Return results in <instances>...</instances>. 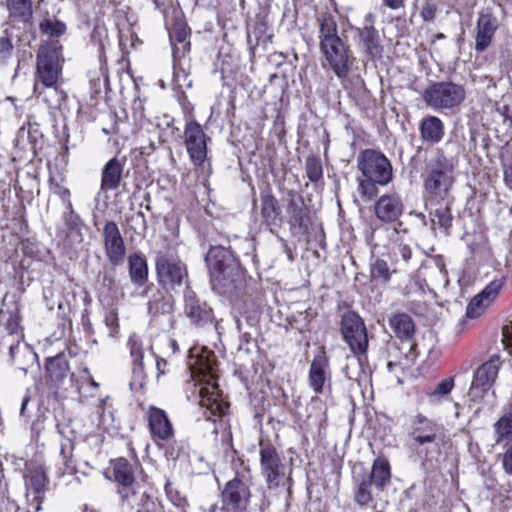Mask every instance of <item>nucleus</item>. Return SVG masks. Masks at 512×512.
Listing matches in <instances>:
<instances>
[{"label":"nucleus","mask_w":512,"mask_h":512,"mask_svg":"<svg viewBox=\"0 0 512 512\" xmlns=\"http://www.w3.org/2000/svg\"><path fill=\"white\" fill-rule=\"evenodd\" d=\"M205 260L213 289L230 299L238 297L245 287V273L234 254L215 246L209 249Z\"/></svg>","instance_id":"f257e3e1"},{"label":"nucleus","mask_w":512,"mask_h":512,"mask_svg":"<svg viewBox=\"0 0 512 512\" xmlns=\"http://www.w3.org/2000/svg\"><path fill=\"white\" fill-rule=\"evenodd\" d=\"M397 244L393 247V255L395 259L398 261V257L408 263L412 257V250L409 244L405 243L402 239H397Z\"/></svg>","instance_id":"3c124183"},{"label":"nucleus","mask_w":512,"mask_h":512,"mask_svg":"<svg viewBox=\"0 0 512 512\" xmlns=\"http://www.w3.org/2000/svg\"><path fill=\"white\" fill-rule=\"evenodd\" d=\"M118 493L124 503L136 512H155L156 503L147 493L145 487L139 483H133L118 489Z\"/></svg>","instance_id":"2eb2a0df"},{"label":"nucleus","mask_w":512,"mask_h":512,"mask_svg":"<svg viewBox=\"0 0 512 512\" xmlns=\"http://www.w3.org/2000/svg\"><path fill=\"white\" fill-rule=\"evenodd\" d=\"M185 313L196 325H203L212 320V310L201 303L193 292L185 294Z\"/></svg>","instance_id":"5701e85b"},{"label":"nucleus","mask_w":512,"mask_h":512,"mask_svg":"<svg viewBox=\"0 0 512 512\" xmlns=\"http://www.w3.org/2000/svg\"><path fill=\"white\" fill-rule=\"evenodd\" d=\"M502 334L503 343L510 349V353L512 354V321L503 327Z\"/></svg>","instance_id":"6e6d98bb"},{"label":"nucleus","mask_w":512,"mask_h":512,"mask_svg":"<svg viewBox=\"0 0 512 512\" xmlns=\"http://www.w3.org/2000/svg\"><path fill=\"white\" fill-rule=\"evenodd\" d=\"M10 356L15 366L23 372L37 364V354L27 343L17 342L10 346Z\"/></svg>","instance_id":"393cba45"},{"label":"nucleus","mask_w":512,"mask_h":512,"mask_svg":"<svg viewBox=\"0 0 512 512\" xmlns=\"http://www.w3.org/2000/svg\"><path fill=\"white\" fill-rule=\"evenodd\" d=\"M436 14V7L432 3H425L421 10V17L424 21H432Z\"/></svg>","instance_id":"5fc2aeb1"},{"label":"nucleus","mask_w":512,"mask_h":512,"mask_svg":"<svg viewBox=\"0 0 512 512\" xmlns=\"http://www.w3.org/2000/svg\"><path fill=\"white\" fill-rule=\"evenodd\" d=\"M129 276L138 286H143L148 279V265L145 258L137 253L129 256Z\"/></svg>","instance_id":"f704fd0d"},{"label":"nucleus","mask_w":512,"mask_h":512,"mask_svg":"<svg viewBox=\"0 0 512 512\" xmlns=\"http://www.w3.org/2000/svg\"><path fill=\"white\" fill-rule=\"evenodd\" d=\"M57 194L64 200L67 201L68 206L71 208L72 204L69 200L70 191L67 188L59 187Z\"/></svg>","instance_id":"052dcab7"},{"label":"nucleus","mask_w":512,"mask_h":512,"mask_svg":"<svg viewBox=\"0 0 512 512\" xmlns=\"http://www.w3.org/2000/svg\"><path fill=\"white\" fill-rule=\"evenodd\" d=\"M306 174L311 182H317L322 178L323 169L320 159L316 157L307 158Z\"/></svg>","instance_id":"a18cd8bd"},{"label":"nucleus","mask_w":512,"mask_h":512,"mask_svg":"<svg viewBox=\"0 0 512 512\" xmlns=\"http://www.w3.org/2000/svg\"><path fill=\"white\" fill-rule=\"evenodd\" d=\"M129 224L131 229L138 235H144L147 230L146 218L142 211L134 213L129 218Z\"/></svg>","instance_id":"8fccbe9b"},{"label":"nucleus","mask_w":512,"mask_h":512,"mask_svg":"<svg viewBox=\"0 0 512 512\" xmlns=\"http://www.w3.org/2000/svg\"><path fill=\"white\" fill-rule=\"evenodd\" d=\"M147 419L150 431L154 437L161 440L172 437L173 427L164 410L150 406L147 411Z\"/></svg>","instance_id":"4be33fe9"},{"label":"nucleus","mask_w":512,"mask_h":512,"mask_svg":"<svg viewBox=\"0 0 512 512\" xmlns=\"http://www.w3.org/2000/svg\"><path fill=\"white\" fill-rule=\"evenodd\" d=\"M123 167L117 158L110 159L104 166L101 174V189L108 191L118 188Z\"/></svg>","instance_id":"7c9ffc66"},{"label":"nucleus","mask_w":512,"mask_h":512,"mask_svg":"<svg viewBox=\"0 0 512 512\" xmlns=\"http://www.w3.org/2000/svg\"><path fill=\"white\" fill-rule=\"evenodd\" d=\"M370 479V484L382 491L391 480V467L389 461L384 457H377L372 465L370 475H365Z\"/></svg>","instance_id":"c85d7f7f"},{"label":"nucleus","mask_w":512,"mask_h":512,"mask_svg":"<svg viewBox=\"0 0 512 512\" xmlns=\"http://www.w3.org/2000/svg\"><path fill=\"white\" fill-rule=\"evenodd\" d=\"M404 212V204L399 194L381 195L374 203V214L383 223L397 221Z\"/></svg>","instance_id":"dca6fc26"},{"label":"nucleus","mask_w":512,"mask_h":512,"mask_svg":"<svg viewBox=\"0 0 512 512\" xmlns=\"http://www.w3.org/2000/svg\"><path fill=\"white\" fill-rule=\"evenodd\" d=\"M199 373L203 375H209L211 378L215 377V355L213 353H208L207 356H201L197 360Z\"/></svg>","instance_id":"49530a36"},{"label":"nucleus","mask_w":512,"mask_h":512,"mask_svg":"<svg viewBox=\"0 0 512 512\" xmlns=\"http://www.w3.org/2000/svg\"><path fill=\"white\" fill-rule=\"evenodd\" d=\"M105 324L109 328V336L116 337L118 334L119 323L118 316L114 310H110L105 315Z\"/></svg>","instance_id":"603ef678"},{"label":"nucleus","mask_w":512,"mask_h":512,"mask_svg":"<svg viewBox=\"0 0 512 512\" xmlns=\"http://www.w3.org/2000/svg\"><path fill=\"white\" fill-rule=\"evenodd\" d=\"M494 445H507L512 442V419L502 415L494 424Z\"/></svg>","instance_id":"4c0bfd02"},{"label":"nucleus","mask_w":512,"mask_h":512,"mask_svg":"<svg viewBox=\"0 0 512 512\" xmlns=\"http://www.w3.org/2000/svg\"><path fill=\"white\" fill-rule=\"evenodd\" d=\"M454 387V379L452 377L441 381L435 389L430 392L429 398L432 401L439 400L440 397L448 395Z\"/></svg>","instance_id":"de8ad7c7"},{"label":"nucleus","mask_w":512,"mask_h":512,"mask_svg":"<svg viewBox=\"0 0 512 512\" xmlns=\"http://www.w3.org/2000/svg\"><path fill=\"white\" fill-rule=\"evenodd\" d=\"M465 99V90L451 81L435 82L423 92L425 104L435 111L452 109Z\"/></svg>","instance_id":"6e6552de"},{"label":"nucleus","mask_w":512,"mask_h":512,"mask_svg":"<svg viewBox=\"0 0 512 512\" xmlns=\"http://www.w3.org/2000/svg\"><path fill=\"white\" fill-rule=\"evenodd\" d=\"M261 221L270 231L281 223L278 200L271 193L261 195Z\"/></svg>","instance_id":"b1692460"},{"label":"nucleus","mask_w":512,"mask_h":512,"mask_svg":"<svg viewBox=\"0 0 512 512\" xmlns=\"http://www.w3.org/2000/svg\"><path fill=\"white\" fill-rule=\"evenodd\" d=\"M371 277L383 283L389 282L391 272L387 262L382 259H376L371 265Z\"/></svg>","instance_id":"37998d69"},{"label":"nucleus","mask_w":512,"mask_h":512,"mask_svg":"<svg viewBox=\"0 0 512 512\" xmlns=\"http://www.w3.org/2000/svg\"><path fill=\"white\" fill-rule=\"evenodd\" d=\"M399 364L398 363H394L393 361H389L388 364H387V367H388V370L390 372H393L394 369L398 366Z\"/></svg>","instance_id":"0e129e2a"},{"label":"nucleus","mask_w":512,"mask_h":512,"mask_svg":"<svg viewBox=\"0 0 512 512\" xmlns=\"http://www.w3.org/2000/svg\"><path fill=\"white\" fill-rule=\"evenodd\" d=\"M207 136L202 126L190 120L184 128V142L190 160L195 166H202L207 158Z\"/></svg>","instance_id":"9b49d317"},{"label":"nucleus","mask_w":512,"mask_h":512,"mask_svg":"<svg viewBox=\"0 0 512 512\" xmlns=\"http://www.w3.org/2000/svg\"><path fill=\"white\" fill-rule=\"evenodd\" d=\"M62 46L59 41L52 40L41 45L37 53L36 78L34 92L41 94L39 83L46 88H53L57 92V81L62 71Z\"/></svg>","instance_id":"423d86ee"},{"label":"nucleus","mask_w":512,"mask_h":512,"mask_svg":"<svg viewBox=\"0 0 512 512\" xmlns=\"http://www.w3.org/2000/svg\"><path fill=\"white\" fill-rule=\"evenodd\" d=\"M461 370L464 372V373H467L469 371V367L468 366H462L461 367Z\"/></svg>","instance_id":"69168bd1"},{"label":"nucleus","mask_w":512,"mask_h":512,"mask_svg":"<svg viewBox=\"0 0 512 512\" xmlns=\"http://www.w3.org/2000/svg\"><path fill=\"white\" fill-rule=\"evenodd\" d=\"M391 329L401 340H410L415 332V325L412 318L405 313L393 315L389 319Z\"/></svg>","instance_id":"473e14b6"},{"label":"nucleus","mask_w":512,"mask_h":512,"mask_svg":"<svg viewBox=\"0 0 512 512\" xmlns=\"http://www.w3.org/2000/svg\"><path fill=\"white\" fill-rule=\"evenodd\" d=\"M500 367L501 361L498 355H493L489 360L480 365L473 374L469 395L472 398L483 397L496 382Z\"/></svg>","instance_id":"9d476101"},{"label":"nucleus","mask_w":512,"mask_h":512,"mask_svg":"<svg viewBox=\"0 0 512 512\" xmlns=\"http://www.w3.org/2000/svg\"><path fill=\"white\" fill-rule=\"evenodd\" d=\"M13 50L11 35L8 33V30H5L4 35L0 37V60L6 61L10 59L13 55Z\"/></svg>","instance_id":"09e8293b"},{"label":"nucleus","mask_w":512,"mask_h":512,"mask_svg":"<svg viewBox=\"0 0 512 512\" xmlns=\"http://www.w3.org/2000/svg\"><path fill=\"white\" fill-rule=\"evenodd\" d=\"M362 47L371 55L379 52V38L376 29L370 25L359 31Z\"/></svg>","instance_id":"58836bf2"},{"label":"nucleus","mask_w":512,"mask_h":512,"mask_svg":"<svg viewBox=\"0 0 512 512\" xmlns=\"http://www.w3.org/2000/svg\"><path fill=\"white\" fill-rule=\"evenodd\" d=\"M149 310L152 311L153 310V305L152 303H149Z\"/></svg>","instance_id":"774afa93"},{"label":"nucleus","mask_w":512,"mask_h":512,"mask_svg":"<svg viewBox=\"0 0 512 512\" xmlns=\"http://www.w3.org/2000/svg\"><path fill=\"white\" fill-rule=\"evenodd\" d=\"M455 161L442 151L431 157L425 167L424 194L427 205L439 204L449 197L455 182Z\"/></svg>","instance_id":"20e7f679"},{"label":"nucleus","mask_w":512,"mask_h":512,"mask_svg":"<svg viewBox=\"0 0 512 512\" xmlns=\"http://www.w3.org/2000/svg\"><path fill=\"white\" fill-rule=\"evenodd\" d=\"M497 19L489 11H481L476 22L475 50L484 52L491 44L497 31Z\"/></svg>","instance_id":"6ab92c4d"},{"label":"nucleus","mask_w":512,"mask_h":512,"mask_svg":"<svg viewBox=\"0 0 512 512\" xmlns=\"http://www.w3.org/2000/svg\"><path fill=\"white\" fill-rule=\"evenodd\" d=\"M408 435L413 442L414 450L421 458L431 460L440 454L445 435L443 428L433 420L417 414L411 419Z\"/></svg>","instance_id":"39448f33"},{"label":"nucleus","mask_w":512,"mask_h":512,"mask_svg":"<svg viewBox=\"0 0 512 512\" xmlns=\"http://www.w3.org/2000/svg\"><path fill=\"white\" fill-rule=\"evenodd\" d=\"M128 346L130 349V355L133 364V373L138 378H143L145 375L144 371V348L140 339L133 335L129 338Z\"/></svg>","instance_id":"e433bc0d"},{"label":"nucleus","mask_w":512,"mask_h":512,"mask_svg":"<svg viewBox=\"0 0 512 512\" xmlns=\"http://www.w3.org/2000/svg\"><path fill=\"white\" fill-rule=\"evenodd\" d=\"M287 213L289 214L290 223L292 225H304L307 216L304 201L303 198L294 191L288 192Z\"/></svg>","instance_id":"c9c22d12"},{"label":"nucleus","mask_w":512,"mask_h":512,"mask_svg":"<svg viewBox=\"0 0 512 512\" xmlns=\"http://www.w3.org/2000/svg\"><path fill=\"white\" fill-rule=\"evenodd\" d=\"M91 385L94 387H98V383H96L93 379L91 380Z\"/></svg>","instance_id":"338daca9"},{"label":"nucleus","mask_w":512,"mask_h":512,"mask_svg":"<svg viewBox=\"0 0 512 512\" xmlns=\"http://www.w3.org/2000/svg\"><path fill=\"white\" fill-rule=\"evenodd\" d=\"M504 181L506 186L512 189V165L504 168Z\"/></svg>","instance_id":"bf43d9fd"},{"label":"nucleus","mask_w":512,"mask_h":512,"mask_svg":"<svg viewBox=\"0 0 512 512\" xmlns=\"http://www.w3.org/2000/svg\"><path fill=\"white\" fill-rule=\"evenodd\" d=\"M112 477L115 482L123 486L133 484L134 481V470L132 465L125 458H118L111 461Z\"/></svg>","instance_id":"72a5a7b5"},{"label":"nucleus","mask_w":512,"mask_h":512,"mask_svg":"<svg viewBox=\"0 0 512 512\" xmlns=\"http://www.w3.org/2000/svg\"><path fill=\"white\" fill-rule=\"evenodd\" d=\"M153 359L155 360V367L157 370V377H160L161 375L165 374V368L167 366V361L163 358H159L155 355H153Z\"/></svg>","instance_id":"13d9d810"},{"label":"nucleus","mask_w":512,"mask_h":512,"mask_svg":"<svg viewBox=\"0 0 512 512\" xmlns=\"http://www.w3.org/2000/svg\"><path fill=\"white\" fill-rule=\"evenodd\" d=\"M330 381L329 358L322 350L314 356L310 364L308 384L316 394H322L327 388H330Z\"/></svg>","instance_id":"4468645a"},{"label":"nucleus","mask_w":512,"mask_h":512,"mask_svg":"<svg viewBox=\"0 0 512 512\" xmlns=\"http://www.w3.org/2000/svg\"><path fill=\"white\" fill-rule=\"evenodd\" d=\"M385 4L391 9H399L403 6V0H384Z\"/></svg>","instance_id":"680f3d73"},{"label":"nucleus","mask_w":512,"mask_h":512,"mask_svg":"<svg viewBox=\"0 0 512 512\" xmlns=\"http://www.w3.org/2000/svg\"><path fill=\"white\" fill-rule=\"evenodd\" d=\"M49 382L53 388H57L67 377L69 365L66 359L60 355L50 358L46 364Z\"/></svg>","instance_id":"2f4dec72"},{"label":"nucleus","mask_w":512,"mask_h":512,"mask_svg":"<svg viewBox=\"0 0 512 512\" xmlns=\"http://www.w3.org/2000/svg\"><path fill=\"white\" fill-rule=\"evenodd\" d=\"M504 278L491 281L480 293L470 301L466 315L469 318L479 317L484 309L493 302L503 287Z\"/></svg>","instance_id":"aec40b11"},{"label":"nucleus","mask_w":512,"mask_h":512,"mask_svg":"<svg viewBox=\"0 0 512 512\" xmlns=\"http://www.w3.org/2000/svg\"><path fill=\"white\" fill-rule=\"evenodd\" d=\"M261 472L270 487L279 486L285 476V465L275 447L260 442Z\"/></svg>","instance_id":"f8f14e48"},{"label":"nucleus","mask_w":512,"mask_h":512,"mask_svg":"<svg viewBox=\"0 0 512 512\" xmlns=\"http://www.w3.org/2000/svg\"><path fill=\"white\" fill-rule=\"evenodd\" d=\"M40 30L44 34L58 37L65 33L66 25L57 19L45 18L40 23Z\"/></svg>","instance_id":"79ce46f5"},{"label":"nucleus","mask_w":512,"mask_h":512,"mask_svg":"<svg viewBox=\"0 0 512 512\" xmlns=\"http://www.w3.org/2000/svg\"><path fill=\"white\" fill-rule=\"evenodd\" d=\"M341 332L344 341L356 356L366 354L368 337L365 324L361 317L354 312H347L342 316Z\"/></svg>","instance_id":"1a4fd4ad"},{"label":"nucleus","mask_w":512,"mask_h":512,"mask_svg":"<svg viewBox=\"0 0 512 512\" xmlns=\"http://www.w3.org/2000/svg\"><path fill=\"white\" fill-rule=\"evenodd\" d=\"M155 268L158 282L167 289H175L188 280L186 264L170 248L156 253Z\"/></svg>","instance_id":"0eeeda50"},{"label":"nucleus","mask_w":512,"mask_h":512,"mask_svg":"<svg viewBox=\"0 0 512 512\" xmlns=\"http://www.w3.org/2000/svg\"><path fill=\"white\" fill-rule=\"evenodd\" d=\"M48 483L49 480L46 472L42 467L31 469L25 478V486L27 490L26 497L27 500L30 501L29 497L31 492L34 494L32 501L36 503V511L41 509L40 505L47 490Z\"/></svg>","instance_id":"412c9836"},{"label":"nucleus","mask_w":512,"mask_h":512,"mask_svg":"<svg viewBox=\"0 0 512 512\" xmlns=\"http://www.w3.org/2000/svg\"><path fill=\"white\" fill-rule=\"evenodd\" d=\"M30 401V396L28 394H26L24 397H23V400H22V404H21V409H20V414L22 416L25 415V411L27 409V404L28 402Z\"/></svg>","instance_id":"e2e57ef3"},{"label":"nucleus","mask_w":512,"mask_h":512,"mask_svg":"<svg viewBox=\"0 0 512 512\" xmlns=\"http://www.w3.org/2000/svg\"><path fill=\"white\" fill-rule=\"evenodd\" d=\"M248 329H245L243 321L241 319L236 320L237 330L240 334V349H244L246 351L249 350L248 345L251 343L253 331H256V327L254 324L247 319Z\"/></svg>","instance_id":"c03bdc74"},{"label":"nucleus","mask_w":512,"mask_h":512,"mask_svg":"<svg viewBox=\"0 0 512 512\" xmlns=\"http://www.w3.org/2000/svg\"><path fill=\"white\" fill-rule=\"evenodd\" d=\"M104 247L108 260L113 265L123 262L125 256V245L117 224L114 221H107L103 228Z\"/></svg>","instance_id":"f3484780"},{"label":"nucleus","mask_w":512,"mask_h":512,"mask_svg":"<svg viewBox=\"0 0 512 512\" xmlns=\"http://www.w3.org/2000/svg\"><path fill=\"white\" fill-rule=\"evenodd\" d=\"M165 489L167 495L171 498L176 506L184 507L186 505L187 501L185 497H181L177 492H175V495H173V491L169 485H166Z\"/></svg>","instance_id":"4d7b16f0"},{"label":"nucleus","mask_w":512,"mask_h":512,"mask_svg":"<svg viewBox=\"0 0 512 512\" xmlns=\"http://www.w3.org/2000/svg\"><path fill=\"white\" fill-rule=\"evenodd\" d=\"M189 31L186 23L177 21L169 33L170 43L172 45L173 56L180 58L190 50V42L187 40Z\"/></svg>","instance_id":"a878e982"},{"label":"nucleus","mask_w":512,"mask_h":512,"mask_svg":"<svg viewBox=\"0 0 512 512\" xmlns=\"http://www.w3.org/2000/svg\"><path fill=\"white\" fill-rule=\"evenodd\" d=\"M358 191L363 198L372 199L378 193V186H386L393 179L390 160L380 151L365 149L357 156Z\"/></svg>","instance_id":"f03ea898"},{"label":"nucleus","mask_w":512,"mask_h":512,"mask_svg":"<svg viewBox=\"0 0 512 512\" xmlns=\"http://www.w3.org/2000/svg\"><path fill=\"white\" fill-rule=\"evenodd\" d=\"M319 47L325 61L338 78H345L349 73L350 50L338 35V26L331 14L318 17Z\"/></svg>","instance_id":"7ed1b4c3"},{"label":"nucleus","mask_w":512,"mask_h":512,"mask_svg":"<svg viewBox=\"0 0 512 512\" xmlns=\"http://www.w3.org/2000/svg\"><path fill=\"white\" fill-rule=\"evenodd\" d=\"M419 130L422 140L431 144L439 143L445 133L442 120L432 115L422 119Z\"/></svg>","instance_id":"bb28decb"},{"label":"nucleus","mask_w":512,"mask_h":512,"mask_svg":"<svg viewBox=\"0 0 512 512\" xmlns=\"http://www.w3.org/2000/svg\"><path fill=\"white\" fill-rule=\"evenodd\" d=\"M119 32V45L123 51L128 52L130 48L135 47V42L138 40L137 35L132 30L129 23L118 24Z\"/></svg>","instance_id":"a19ab883"},{"label":"nucleus","mask_w":512,"mask_h":512,"mask_svg":"<svg viewBox=\"0 0 512 512\" xmlns=\"http://www.w3.org/2000/svg\"><path fill=\"white\" fill-rule=\"evenodd\" d=\"M426 208L429 210L431 228L435 230L438 227L442 233L448 234V230L452 226L453 221L451 209L448 203L445 205L426 204Z\"/></svg>","instance_id":"cd10ccee"},{"label":"nucleus","mask_w":512,"mask_h":512,"mask_svg":"<svg viewBox=\"0 0 512 512\" xmlns=\"http://www.w3.org/2000/svg\"><path fill=\"white\" fill-rule=\"evenodd\" d=\"M503 446L505 447L502 457L503 469L507 474L512 475V442Z\"/></svg>","instance_id":"864d4df0"},{"label":"nucleus","mask_w":512,"mask_h":512,"mask_svg":"<svg viewBox=\"0 0 512 512\" xmlns=\"http://www.w3.org/2000/svg\"><path fill=\"white\" fill-rule=\"evenodd\" d=\"M5 4L11 21L24 24L31 22L32 0H5Z\"/></svg>","instance_id":"c756f323"},{"label":"nucleus","mask_w":512,"mask_h":512,"mask_svg":"<svg viewBox=\"0 0 512 512\" xmlns=\"http://www.w3.org/2000/svg\"><path fill=\"white\" fill-rule=\"evenodd\" d=\"M370 486V479L366 476H363L361 479H357L354 498L359 505H368L373 501Z\"/></svg>","instance_id":"ea45409f"},{"label":"nucleus","mask_w":512,"mask_h":512,"mask_svg":"<svg viewBox=\"0 0 512 512\" xmlns=\"http://www.w3.org/2000/svg\"><path fill=\"white\" fill-rule=\"evenodd\" d=\"M199 404L206 411L208 420H212V416H222L228 410V403L220 398L218 385L216 383L203 386L199 390Z\"/></svg>","instance_id":"a211bd4d"},{"label":"nucleus","mask_w":512,"mask_h":512,"mask_svg":"<svg viewBox=\"0 0 512 512\" xmlns=\"http://www.w3.org/2000/svg\"><path fill=\"white\" fill-rule=\"evenodd\" d=\"M251 498L249 486L238 475L228 481L222 491V501L235 512L246 510Z\"/></svg>","instance_id":"ddd939ff"}]
</instances>
